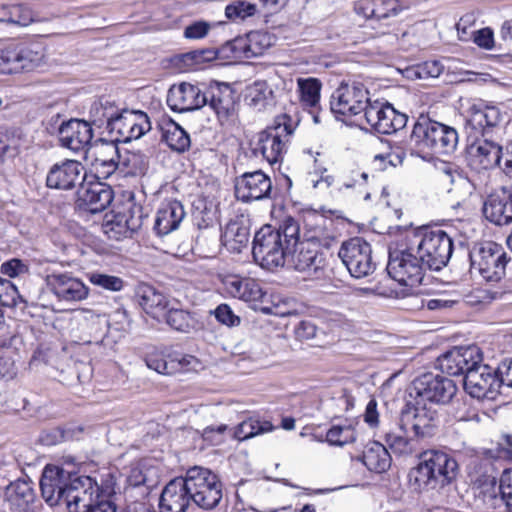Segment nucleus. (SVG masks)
<instances>
[{
    "label": "nucleus",
    "mask_w": 512,
    "mask_h": 512,
    "mask_svg": "<svg viewBox=\"0 0 512 512\" xmlns=\"http://www.w3.org/2000/svg\"><path fill=\"white\" fill-rule=\"evenodd\" d=\"M479 497L487 509L495 512H512V468L504 471L500 485L494 476L485 475L484 480L477 479Z\"/></svg>",
    "instance_id": "f8f14e48"
},
{
    "label": "nucleus",
    "mask_w": 512,
    "mask_h": 512,
    "mask_svg": "<svg viewBox=\"0 0 512 512\" xmlns=\"http://www.w3.org/2000/svg\"><path fill=\"white\" fill-rule=\"evenodd\" d=\"M436 418V412L425 406L407 407L401 412L399 429L404 433L413 431L417 439L430 437L434 433Z\"/></svg>",
    "instance_id": "4be33fe9"
},
{
    "label": "nucleus",
    "mask_w": 512,
    "mask_h": 512,
    "mask_svg": "<svg viewBox=\"0 0 512 512\" xmlns=\"http://www.w3.org/2000/svg\"><path fill=\"white\" fill-rule=\"evenodd\" d=\"M185 215L184 206L180 201H164L156 213L153 229L158 236L168 235L178 229Z\"/></svg>",
    "instance_id": "7c9ffc66"
},
{
    "label": "nucleus",
    "mask_w": 512,
    "mask_h": 512,
    "mask_svg": "<svg viewBox=\"0 0 512 512\" xmlns=\"http://www.w3.org/2000/svg\"><path fill=\"white\" fill-rule=\"evenodd\" d=\"M210 27V24L206 21H196L184 29V37L187 39L204 38L208 34Z\"/></svg>",
    "instance_id": "774afa93"
},
{
    "label": "nucleus",
    "mask_w": 512,
    "mask_h": 512,
    "mask_svg": "<svg viewBox=\"0 0 512 512\" xmlns=\"http://www.w3.org/2000/svg\"><path fill=\"white\" fill-rule=\"evenodd\" d=\"M475 147L474 158L478 160L482 169L488 170L494 167H501L503 157L502 147L492 140V137H483Z\"/></svg>",
    "instance_id": "4c0bfd02"
},
{
    "label": "nucleus",
    "mask_w": 512,
    "mask_h": 512,
    "mask_svg": "<svg viewBox=\"0 0 512 512\" xmlns=\"http://www.w3.org/2000/svg\"><path fill=\"white\" fill-rule=\"evenodd\" d=\"M297 87L301 103L305 107L317 109L320 101V91L322 88L321 81L313 77L298 78Z\"/></svg>",
    "instance_id": "a18cd8bd"
},
{
    "label": "nucleus",
    "mask_w": 512,
    "mask_h": 512,
    "mask_svg": "<svg viewBox=\"0 0 512 512\" xmlns=\"http://www.w3.org/2000/svg\"><path fill=\"white\" fill-rule=\"evenodd\" d=\"M432 136L431 154L450 155L456 150L459 137L454 127L435 121Z\"/></svg>",
    "instance_id": "e433bc0d"
},
{
    "label": "nucleus",
    "mask_w": 512,
    "mask_h": 512,
    "mask_svg": "<svg viewBox=\"0 0 512 512\" xmlns=\"http://www.w3.org/2000/svg\"><path fill=\"white\" fill-rule=\"evenodd\" d=\"M113 197V190L109 185L99 181L90 182L81 185L75 207L83 213H100L111 204Z\"/></svg>",
    "instance_id": "aec40b11"
},
{
    "label": "nucleus",
    "mask_w": 512,
    "mask_h": 512,
    "mask_svg": "<svg viewBox=\"0 0 512 512\" xmlns=\"http://www.w3.org/2000/svg\"><path fill=\"white\" fill-rule=\"evenodd\" d=\"M119 108L106 98H100L94 101L89 110V123L98 128H110V123L114 120Z\"/></svg>",
    "instance_id": "ea45409f"
},
{
    "label": "nucleus",
    "mask_w": 512,
    "mask_h": 512,
    "mask_svg": "<svg viewBox=\"0 0 512 512\" xmlns=\"http://www.w3.org/2000/svg\"><path fill=\"white\" fill-rule=\"evenodd\" d=\"M38 45L11 44L0 49V73L11 74L30 71L43 60Z\"/></svg>",
    "instance_id": "4468645a"
},
{
    "label": "nucleus",
    "mask_w": 512,
    "mask_h": 512,
    "mask_svg": "<svg viewBox=\"0 0 512 512\" xmlns=\"http://www.w3.org/2000/svg\"><path fill=\"white\" fill-rule=\"evenodd\" d=\"M83 166L76 160H65L54 164L46 177V184L49 188L70 190L84 179L82 175Z\"/></svg>",
    "instance_id": "cd10ccee"
},
{
    "label": "nucleus",
    "mask_w": 512,
    "mask_h": 512,
    "mask_svg": "<svg viewBox=\"0 0 512 512\" xmlns=\"http://www.w3.org/2000/svg\"><path fill=\"white\" fill-rule=\"evenodd\" d=\"M338 256L350 275L355 278L366 277L372 274L376 268L372 258L371 245L360 237L343 242Z\"/></svg>",
    "instance_id": "9d476101"
},
{
    "label": "nucleus",
    "mask_w": 512,
    "mask_h": 512,
    "mask_svg": "<svg viewBox=\"0 0 512 512\" xmlns=\"http://www.w3.org/2000/svg\"><path fill=\"white\" fill-rule=\"evenodd\" d=\"M329 240L330 238L322 237L316 231L303 240H300L298 234L297 242L292 245L286 264L310 277H320L327 265L326 255L320 250V246L328 247Z\"/></svg>",
    "instance_id": "7ed1b4c3"
},
{
    "label": "nucleus",
    "mask_w": 512,
    "mask_h": 512,
    "mask_svg": "<svg viewBox=\"0 0 512 512\" xmlns=\"http://www.w3.org/2000/svg\"><path fill=\"white\" fill-rule=\"evenodd\" d=\"M191 502L184 477H177L164 487L159 507L161 512H186Z\"/></svg>",
    "instance_id": "c85d7f7f"
},
{
    "label": "nucleus",
    "mask_w": 512,
    "mask_h": 512,
    "mask_svg": "<svg viewBox=\"0 0 512 512\" xmlns=\"http://www.w3.org/2000/svg\"><path fill=\"white\" fill-rule=\"evenodd\" d=\"M273 429L269 421H260L256 418L250 417L242 421L235 429L234 437L239 441L252 438L256 435L269 432Z\"/></svg>",
    "instance_id": "3c124183"
},
{
    "label": "nucleus",
    "mask_w": 512,
    "mask_h": 512,
    "mask_svg": "<svg viewBox=\"0 0 512 512\" xmlns=\"http://www.w3.org/2000/svg\"><path fill=\"white\" fill-rule=\"evenodd\" d=\"M500 109L479 100L472 102L465 111V130L468 137H492L494 130L502 121Z\"/></svg>",
    "instance_id": "9b49d317"
},
{
    "label": "nucleus",
    "mask_w": 512,
    "mask_h": 512,
    "mask_svg": "<svg viewBox=\"0 0 512 512\" xmlns=\"http://www.w3.org/2000/svg\"><path fill=\"white\" fill-rule=\"evenodd\" d=\"M389 102H382L379 100H375L373 102L368 100V104H366L365 109L363 110V117L366 120V123L375 131L378 129V125L383 119V113L386 112V106H389Z\"/></svg>",
    "instance_id": "4d7b16f0"
},
{
    "label": "nucleus",
    "mask_w": 512,
    "mask_h": 512,
    "mask_svg": "<svg viewBox=\"0 0 512 512\" xmlns=\"http://www.w3.org/2000/svg\"><path fill=\"white\" fill-rule=\"evenodd\" d=\"M58 137L62 147L73 152H86L93 139V129L88 121L70 119L60 124Z\"/></svg>",
    "instance_id": "5701e85b"
},
{
    "label": "nucleus",
    "mask_w": 512,
    "mask_h": 512,
    "mask_svg": "<svg viewBox=\"0 0 512 512\" xmlns=\"http://www.w3.org/2000/svg\"><path fill=\"white\" fill-rule=\"evenodd\" d=\"M18 367L15 364L11 354H3L0 356V379H14L17 375Z\"/></svg>",
    "instance_id": "69168bd1"
},
{
    "label": "nucleus",
    "mask_w": 512,
    "mask_h": 512,
    "mask_svg": "<svg viewBox=\"0 0 512 512\" xmlns=\"http://www.w3.org/2000/svg\"><path fill=\"white\" fill-rule=\"evenodd\" d=\"M203 91L191 83L182 82L170 87L167 95V104L177 112H187L205 106Z\"/></svg>",
    "instance_id": "393cba45"
},
{
    "label": "nucleus",
    "mask_w": 512,
    "mask_h": 512,
    "mask_svg": "<svg viewBox=\"0 0 512 512\" xmlns=\"http://www.w3.org/2000/svg\"><path fill=\"white\" fill-rule=\"evenodd\" d=\"M214 57L215 52L212 50H193L175 56L173 61L178 68L188 70L192 69L195 65L211 60Z\"/></svg>",
    "instance_id": "864d4df0"
},
{
    "label": "nucleus",
    "mask_w": 512,
    "mask_h": 512,
    "mask_svg": "<svg viewBox=\"0 0 512 512\" xmlns=\"http://www.w3.org/2000/svg\"><path fill=\"white\" fill-rule=\"evenodd\" d=\"M435 120L421 114L413 125L409 143L419 153L431 154Z\"/></svg>",
    "instance_id": "c9c22d12"
},
{
    "label": "nucleus",
    "mask_w": 512,
    "mask_h": 512,
    "mask_svg": "<svg viewBox=\"0 0 512 512\" xmlns=\"http://www.w3.org/2000/svg\"><path fill=\"white\" fill-rule=\"evenodd\" d=\"M298 234L300 226L292 217H286L278 228L263 226L255 233L253 240L252 254L255 262L267 270L285 266Z\"/></svg>",
    "instance_id": "f257e3e1"
},
{
    "label": "nucleus",
    "mask_w": 512,
    "mask_h": 512,
    "mask_svg": "<svg viewBox=\"0 0 512 512\" xmlns=\"http://www.w3.org/2000/svg\"><path fill=\"white\" fill-rule=\"evenodd\" d=\"M166 323L174 330L188 333L195 328L196 321L190 312L169 306L165 314Z\"/></svg>",
    "instance_id": "09e8293b"
},
{
    "label": "nucleus",
    "mask_w": 512,
    "mask_h": 512,
    "mask_svg": "<svg viewBox=\"0 0 512 512\" xmlns=\"http://www.w3.org/2000/svg\"><path fill=\"white\" fill-rule=\"evenodd\" d=\"M383 119L378 125L376 132L381 134H392L403 129L408 121V116L397 111L392 104L386 106V112L383 113Z\"/></svg>",
    "instance_id": "8fccbe9b"
},
{
    "label": "nucleus",
    "mask_w": 512,
    "mask_h": 512,
    "mask_svg": "<svg viewBox=\"0 0 512 512\" xmlns=\"http://www.w3.org/2000/svg\"><path fill=\"white\" fill-rule=\"evenodd\" d=\"M213 314L218 322L228 327H236L241 323L240 317L234 314L231 307L226 303L218 305Z\"/></svg>",
    "instance_id": "680f3d73"
},
{
    "label": "nucleus",
    "mask_w": 512,
    "mask_h": 512,
    "mask_svg": "<svg viewBox=\"0 0 512 512\" xmlns=\"http://www.w3.org/2000/svg\"><path fill=\"white\" fill-rule=\"evenodd\" d=\"M105 495L94 479L89 476H74L63 505L68 512H83Z\"/></svg>",
    "instance_id": "dca6fc26"
},
{
    "label": "nucleus",
    "mask_w": 512,
    "mask_h": 512,
    "mask_svg": "<svg viewBox=\"0 0 512 512\" xmlns=\"http://www.w3.org/2000/svg\"><path fill=\"white\" fill-rule=\"evenodd\" d=\"M419 459L426 462L438 486L450 484L457 476L458 464L456 460L444 451H424L420 453Z\"/></svg>",
    "instance_id": "bb28decb"
},
{
    "label": "nucleus",
    "mask_w": 512,
    "mask_h": 512,
    "mask_svg": "<svg viewBox=\"0 0 512 512\" xmlns=\"http://www.w3.org/2000/svg\"><path fill=\"white\" fill-rule=\"evenodd\" d=\"M2 274L14 278L28 272V266L20 259L13 258L2 263L0 267Z\"/></svg>",
    "instance_id": "0e129e2a"
},
{
    "label": "nucleus",
    "mask_w": 512,
    "mask_h": 512,
    "mask_svg": "<svg viewBox=\"0 0 512 512\" xmlns=\"http://www.w3.org/2000/svg\"><path fill=\"white\" fill-rule=\"evenodd\" d=\"M466 354H440L436 360L437 367L449 375H464L470 369V363L475 357L467 359Z\"/></svg>",
    "instance_id": "c03bdc74"
},
{
    "label": "nucleus",
    "mask_w": 512,
    "mask_h": 512,
    "mask_svg": "<svg viewBox=\"0 0 512 512\" xmlns=\"http://www.w3.org/2000/svg\"><path fill=\"white\" fill-rule=\"evenodd\" d=\"M89 280L93 285L112 292L121 291L124 287L123 279L114 275L94 272L89 275Z\"/></svg>",
    "instance_id": "bf43d9fd"
},
{
    "label": "nucleus",
    "mask_w": 512,
    "mask_h": 512,
    "mask_svg": "<svg viewBox=\"0 0 512 512\" xmlns=\"http://www.w3.org/2000/svg\"><path fill=\"white\" fill-rule=\"evenodd\" d=\"M224 245L234 251H240L249 241V231L237 222L229 223L222 235Z\"/></svg>",
    "instance_id": "de8ad7c7"
},
{
    "label": "nucleus",
    "mask_w": 512,
    "mask_h": 512,
    "mask_svg": "<svg viewBox=\"0 0 512 512\" xmlns=\"http://www.w3.org/2000/svg\"><path fill=\"white\" fill-rule=\"evenodd\" d=\"M50 291L60 300L76 302L87 298L89 289L86 285L68 273H53L47 276Z\"/></svg>",
    "instance_id": "a878e982"
},
{
    "label": "nucleus",
    "mask_w": 512,
    "mask_h": 512,
    "mask_svg": "<svg viewBox=\"0 0 512 512\" xmlns=\"http://www.w3.org/2000/svg\"><path fill=\"white\" fill-rule=\"evenodd\" d=\"M443 70L444 66L439 61L432 60L417 65L414 73L419 79H429L439 77Z\"/></svg>",
    "instance_id": "e2e57ef3"
},
{
    "label": "nucleus",
    "mask_w": 512,
    "mask_h": 512,
    "mask_svg": "<svg viewBox=\"0 0 512 512\" xmlns=\"http://www.w3.org/2000/svg\"><path fill=\"white\" fill-rule=\"evenodd\" d=\"M246 99L250 106L260 111L273 105V90L266 81L258 80L247 88Z\"/></svg>",
    "instance_id": "79ce46f5"
},
{
    "label": "nucleus",
    "mask_w": 512,
    "mask_h": 512,
    "mask_svg": "<svg viewBox=\"0 0 512 512\" xmlns=\"http://www.w3.org/2000/svg\"><path fill=\"white\" fill-rule=\"evenodd\" d=\"M291 134L292 130L286 124L268 127L251 142L253 155H261L271 165L281 162L287 153Z\"/></svg>",
    "instance_id": "6e6552de"
},
{
    "label": "nucleus",
    "mask_w": 512,
    "mask_h": 512,
    "mask_svg": "<svg viewBox=\"0 0 512 512\" xmlns=\"http://www.w3.org/2000/svg\"><path fill=\"white\" fill-rule=\"evenodd\" d=\"M405 239L412 244L427 269L439 271L445 267L453 253L452 238L441 229L418 227L408 230Z\"/></svg>",
    "instance_id": "f03ea898"
},
{
    "label": "nucleus",
    "mask_w": 512,
    "mask_h": 512,
    "mask_svg": "<svg viewBox=\"0 0 512 512\" xmlns=\"http://www.w3.org/2000/svg\"><path fill=\"white\" fill-rule=\"evenodd\" d=\"M235 196L242 203L271 199L273 186L271 178L262 170L245 172L235 178Z\"/></svg>",
    "instance_id": "2eb2a0df"
},
{
    "label": "nucleus",
    "mask_w": 512,
    "mask_h": 512,
    "mask_svg": "<svg viewBox=\"0 0 512 512\" xmlns=\"http://www.w3.org/2000/svg\"><path fill=\"white\" fill-rule=\"evenodd\" d=\"M295 337L299 341H313L315 342L311 344V346H321L318 342L319 335L323 333L319 331L315 322L312 320H302L300 321L294 329Z\"/></svg>",
    "instance_id": "13d9d810"
},
{
    "label": "nucleus",
    "mask_w": 512,
    "mask_h": 512,
    "mask_svg": "<svg viewBox=\"0 0 512 512\" xmlns=\"http://www.w3.org/2000/svg\"><path fill=\"white\" fill-rule=\"evenodd\" d=\"M136 295L143 310L154 317L164 313L171 305L166 295L148 284L139 285Z\"/></svg>",
    "instance_id": "f704fd0d"
},
{
    "label": "nucleus",
    "mask_w": 512,
    "mask_h": 512,
    "mask_svg": "<svg viewBox=\"0 0 512 512\" xmlns=\"http://www.w3.org/2000/svg\"><path fill=\"white\" fill-rule=\"evenodd\" d=\"M470 268L486 281H500L506 272L507 265L512 262L504 248L495 242H485L474 247L470 253Z\"/></svg>",
    "instance_id": "423d86ee"
},
{
    "label": "nucleus",
    "mask_w": 512,
    "mask_h": 512,
    "mask_svg": "<svg viewBox=\"0 0 512 512\" xmlns=\"http://www.w3.org/2000/svg\"><path fill=\"white\" fill-rule=\"evenodd\" d=\"M376 8L373 13L378 18H387L397 15L399 12L396 0H376Z\"/></svg>",
    "instance_id": "338daca9"
},
{
    "label": "nucleus",
    "mask_w": 512,
    "mask_h": 512,
    "mask_svg": "<svg viewBox=\"0 0 512 512\" xmlns=\"http://www.w3.org/2000/svg\"><path fill=\"white\" fill-rule=\"evenodd\" d=\"M401 247L389 252L387 272L399 284L412 288L422 283L427 268L407 239Z\"/></svg>",
    "instance_id": "39448f33"
},
{
    "label": "nucleus",
    "mask_w": 512,
    "mask_h": 512,
    "mask_svg": "<svg viewBox=\"0 0 512 512\" xmlns=\"http://www.w3.org/2000/svg\"><path fill=\"white\" fill-rule=\"evenodd\" d=\"M257 11L256 5L246 0H235L225 8V15L228 19L244 20L253 16Z\"/></svg>",
    "instance_id": "6e6d98bb"
},
{
    "label": "nucleus",
    "mask_w": 512,
    "mask_h": 512,
    "mask_svg": "<svg viewBox=\"0 0 512 512\" xmlns=\"http://www.w3.org/2000/svg\"><path fill=\"white\" fill-rule=\"evenodd\" d=\"M408 433L390 431L385 434V443L389 449L398 456H409L419 450L416 437H408Z\"/></svg>",
    "instance_id": "a19ab883"
},
{
    "label": "nucleus",
    "mask_w": 512,
    "mask_h": 512,
    "mask_svg": "<svg viewBox=\"0 0 512 512\" xmlns=\"http://www.w3.org/2000/svg\"><path fill=\"white\" fill-rule=\"evenodd\" d=\"M163 139L174 151L184 152L191 144L189 134L176 122L171 120L163 130Z\"/></svg>",
    "instance_id": "49530a36"
},
{
    "label": "nucleus",
    "mask_w": 512,
    "mask_h": 512,
    "mask_svg": "<svg viewBox=\"0 0 512 512\" xmlns=\"http://www.w3.org/2000/svg\"><path fill=\"white\" fill-rule=\"evenodd\" d=\"M205 105H208L218 116L219 119L228 118L234 108V92L229 84L214 82L210 84L206 91Z\"/></svg>",
    "instance_id": "2f4dec72"
},
{
    "label": "nucleus",
    "mask_w": 512,
    "mask_h": 512,
    "mask_svg": "<svg viewBox=\"0 0 512 512\" xmlns=\"http://www.w3.org/2000/svg\"><path fill=\"white\" fill-rule=\"evenodd\" d=\"M144 361L149 369L166 375L197 371L200 365L194 354H146Z\"/></svg>",
    "instance_id": "b1692460"
},
{
    "label": "nucleus",
    "mask_w": 512,
    "mask_h": 512,
    "mask_svg": "<svg viewBox=\"0 0 512 512\" xmlns=\"http://www.w3.org/2000/svg\"><path fill=\"white\" fill-rule=\"evenodd\" d=\"M224 284L232 297L244 301H260L265 295L259 283L252 278L231 275L225 278Z\"/></svg>",
    "instance_id": "72a5a7b5"
},
{
    "label": "nucleus",
    "mask_w": 512,
    "mask_h": 512,
    "mask_svg": "<svg viewBox=\"0 0 512 512\" xmlns=\"http://www.w3.org/2000/svg\"><path fill=\"white\" fill-rule=\"evenodd\" d=\"M151 130L148 115L140 110L119 109L108 129L112 139L108 142L128 143L137 140ZM103 142H107L103 140Z\"/></svg>",
    "instance_id": "1a4fd4ad"
},
{
    "label": "nucleus",
    "mask_w": 512,
    "mask_h": 512,
    "mask_svg": "<svg viewBox=\"0 0 512 512\" xmlns=\"http://www.w3.org/2000/svg\"><path fill=\"white\" fill-rule=\"evenodd\" d=\"M105 495L94 479L89 476H74L63 505L68 512H83Z\"/></svg>",
    "instance_id": "f3484780"
},
{
    "label": "nucleus",
    "mask_w": 512,
    "mask_h": 512,
    "mask_svg": "<svg viewBox=\"0 0 512 512\" xmlns=\"http://www.w3.org/2000/svg\"><path fill=\"white\" fill-rule=\"evenodd\" d=\"M414 385L417 395L431 403L447 404L457 393L455 382L440 375L424 374Z\"/></svg>",
    "instance_id": "6ab92c4d"
},
{
    "label": "nucleus",
    "mask_w": 512,
    "mask_h": 512,
    "mask_svg": "<svg viewBox=\"0 0 512 512\" xmlns=\"http://www.w3.org/2000/svg\"><path fill=\"white\" fill-rule=\"evenodd\" d=\"M484 218L497 226L512 224V187H500L485 198L482 205Z\"/></svg>",
    "instance_id": "412c9836"
},
{
    "label": "nucleus",
    "mask_w": 512,
    "mask_h": 512,
    "mask_svg": "<svg viewBox=\"0 0 512 512\" xmlns=\"http://www.w3.org/2000/svg\"><path fill=\"white\" fill-rule=\"evenodd\" d=\"M184 480L190 492L192 502L199 508L211 510L220 503L222 483L210 469L194 466L186 471Z\"/></svg>",
    "instance_id": "20e7f679"
},
{
    "label": "nucleus",
    "mask_w": 512,
    "mask_h": 512,
    "mask_svg": "<svg viewBox=\"0 0 512 512\" xmlns=\"http://www.w3.org/2000/svg\"><path fill=\"white\" fill-rule=\"evenodd\" d=\"M369 92L360 83H342L331 95V112L339 118H350L363 112L368 104Z\"/></svg>",
    "instance_id": "ddd939ff"
},
{
    "label": "nucleus",
    "mask_w": 512,
    "mask_h": 512,
    "mask_svg": "<svg viewBox=\"0 0 512 512\" xmlns=\"http://www.w3.org/2000/svg\"><path fill=\"white\" fill-rule=\"evenodd\" d=\"M356 439L355 430L351 425H335L332 426L326 435V440L331 445L343 446L354 442Z\"/></svg>",
    "instance_id": "5fc2aeb1"
},
{
    "label": "nucleus",
    "mask_w": 512,
    "mask_h": 512,
    "mask_svg": "<svg viewBox=\"0 0 512 512\" xmlns=\"http://www.w3.org/2000/svg\"><path fill=\"white\" fill-rule=\"evenodd\" d=\"M3 287L0 288V305L3 307H16L18 303L25 302L19 294L16 286L9 280L4 279Z\"/></svg>",
    "instance_id": "052dcab7"
},
{
    "label": "nucleus",
    "mask_w": 512,
    "mask_h": 512,
    "mask_svg": "<svg viewBox=\"0 0 512 512\" xmlns=\"http://www.w3.org/2000/svg\"><path fill=\"white\" fill-rule=\"evenodd\" d=\"M271 36L266 32L252 31L245 38L227 42L233 53H243L246 58L261 56L272 45Z\"/></svg>",
    "instance_id": "473e14b6"
},
{
    "label": "nucleus",
    "mask_w": 512,
    "mask_h": 512,
    "mask_svg": "<svg viewBox=\"0 0 512 512\" xmlns=\"http://www.w3.org/2000/svg\"><path fill=\"white\" fill-rule=\"evenodd\" d=\"M481 356L482 354H476L469 364L470 369L464 377V389L473 398L494 400L503 385L502 377L498 373V367L493 369L481 363Z\"/></svg>",
    "instance_id": "0eeeda50"
},
{
    "label": "nucleus",
    "mask_w": 512,
    "mask_h": 512,
    "mask_svg": "<svg viewBox=\"0 0 512 512\" xmlns=\"http://www.w3.org/2000/svg\"><path fill=\"white\" fill-rule=\"evenodd\" d=\"M73 474L56 465H46L40 480L42 497L50 506H61L74 479Z\"/></svg>",
    "instance_id": "a211bd4d"
},
{
    "label": "nucleus",
    "mask_w": 512,
    "mask_h": 512,
    "mask_svg": "<svg viewBox=\"0 0 512 512\" xmlns=\"http://www.w3.org/2000/svg\"><path fill=\"white\" fill-rule=\"evenodd\" d=\"M410 487L416 492L427 491L438 487L433 473L428 469L426 462L419 459L417 466L413 467L408 474Z\"/></svg>",
    "instance_id": "37998d69"
},
{
    "label": "nucleus",
    "mask_w": 512,
    "mask_h": 512,
    "mask_svg": "<svg viewBox=\"0 0 512 512\" xmlns=\"http://www.w3.org/2000/svg\"><path fill=\"white\" fill-rule=\"evenodd\" d=\"M102 152L101 156L95 159L94 167L98 178L107 179L110 177L120 165L128 167L131 162H136L138 156L129 155L121 161L118 146L114 142H103L101 140Z\"/></svg>",
    "instance_id": "c756f323"
},
{
    "label": "nucleus",
    "mask_w": 512,
    "mask_h": 512,
    "mask_svg": "<svg viewBox=\"0 0 512 512\" xmlns=\"http://www.w3.org/2000/svg\"><path fill=\"white\" fill-rule=\"evenodd\" d=\"M362 461L370 471L382 473L390 467L391 456L385 445L375 441L366 446Z\"/></svg>",
    "instance_id": "58836bf2"
},
{
    "label": "nucleus",
    "mask_w": 512,
    "mask_h": 512,
    "mask_svg": "<svg viewBox=\"0 0 512 512\" xmlns=\"http://www.w3.org/2000/svg\"><path fill=\"white\" fill-rule=\"evenodd\" d=\"M7 496L10 501L16 505H27L34 499V491L29 482L26 480H16L7 488Z\"/></svg>",
    "instance_id": "603ef678"
}]
</instances>
